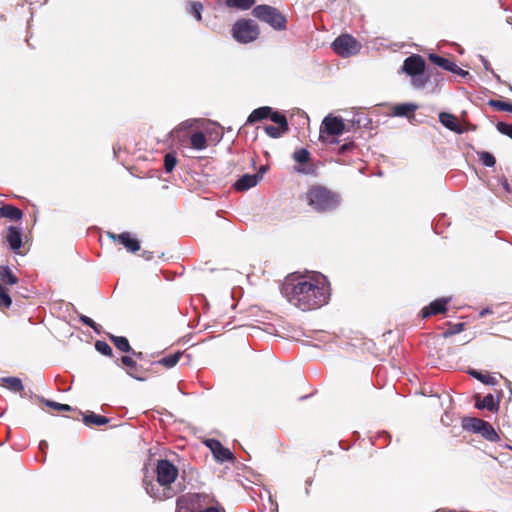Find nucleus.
<instances>
[{
  "label": "nucleus",
  "mask_w": 512,
  "mask_h": 512,
  "mask_svg": "<svg viewBox=\"0 0 512 512\" xmlns=\"http://www.w3.org/2000/svg\"><path fill=\"white\" fill-rule=\"evenodd\" d=\"M478 157L484 166L493 167L496 164L495 157L487 151L478 152Z\"/></svg>",
  "instance_id": "35"
},
{
  "label": "nucleus",
  "mask_w": 512,
  "mask_h": 512,
  "mask_svg": "<svg viewBox=\"0 0 512 512\" xmlns=\"http://www.w3.org/2000/svg\"><path fill=\"white\" fill-rule=\"evenodd\" d=\"M0 217L11 221H19L23 217V212L13 205H2L0 206Z\"/></svg>",
  "instance_id": "22"
},
{
  "label": "nucleus",
  "mask_w": 512,
  "mask_h": 512,
  "mask_svg": "<svg viewBox=\"0 0 512 512\" xmlns=\"http://www.w3.org/2000/svg\"><path fill=\"white\" fill-rule=\"evenodd\" d=\"M309 206L318 212L332 210L339 203L338 195L322 186H312L305 194Z\"/></svg>",
  "instance_id": "2"
},
{
  "label": "nucleus",
  "mask_w": 512,
  "mask_h": 512,
  "mask_svg": "<svg viewBox=\"0 0 512 512\" xmlns=\"http://www.w3.org/2000/svg\"><path fill=\"white\" fill-rule=\"evenodd\" d=\"M203 10V5L200 2H191L189 12L197 19V21H201L202 15L201 12Z\"/></svg>",
  "instance_id": "40"
},
{
  "label": "nucleus",
  "mask_w": 512,
  "mask_h": 512,
  "mask_svg": "<svg viewBox=\"0 0 512 512\" xmlns=\"http://www.w3.org/2000/svg\"><path fill=\"white\" fill-rule=\"evenodd\" d=\"M484 420L475 417H465L462 421V427L467 431L479 433L484 427Z\"/></svg>",
  "instance_id": "24"
},
{
  "label": "nucleus",
  "mask_w": 512,
  "mask_h": 512,
  "mask_svg": "<svg viewBox=\"0 0 512 512\" xmlns=\"http://www.w3.org/2000/svg\"><path fill=\"white\" fill-rule=\"evenodd\" d=\"M417 105L411 103L398 104L393 107V115L399 117H410L414 115Z\"/></svg>",
  "instance_id": "25"
},
{
  "label": "nucleus",
  "mask_w": 512,
  "mask_h": 512,
  "mask_svg": "<svg viewBox=\"0 0 512 512\" xmlns=\"http://www.w3.org/2000/svg\"><path fill=\"white\" fill-rule=\"evenodd\" d=\"M205 443L218 461L225 462L232 461L234 459L232 452L228 448L224 447L219 440L208 439Z\"/></svg>",
  "instance_id": "15"
},
{
  "label": "nucleus",
  "mask_w": 512,
  "mask_h": 512,
  "mask_svg": "<svg viewBox=\"0 0 512 512\" xmlns=\"http://www.w3.org/2000/svg\"><path fill=\"white\" fill-rule=\"evenodd\" d=\"M428 59L430 60V62H432L436 66H438L446 71H449V72H452L454 74L461 75V76H465L468 74L467 71L461 69L456 63H454L453 61H451L448 58H444V57H441L436 54H429Z\"/></svg>",
  "instance_id": "14"
},
{
  "label": "nucleus",
  "mask_w": 512,
  "mask_h": 512,
  "mask_svg": "<svg viewBox=\"0 0 512 512\" xmlns=\"http://www.w3.org/2000/svg\"><path fill=\"white\" fill-rule=\"evenodd\" d=\"M450 302V298H438L432 301L429 305L425 306L421 310L422 318H427L432 315L443 314L447 311V304Z\"/></svg>",
  "instance_id": "16"
},
{
  "label": "nucleus",
  "mask_w": 512,
  "mask_h": 512,
  "mask_svg": "<svg viewBox=\"0 0 512 512\" xmlns=\"http://www.w3.org/2000/svg\"><path fill=\"white\" fill-rule=\"evenodd\" d=\"M0 280L2 285H14L17 284L19 279L18 277L12 272V270L8 266H0Z\"/></svg>",
  "instance_id": "28"
},
{
  "label": "nucleus",
  "mask_w": 512,
  "mask_h": 512,
  "mask_svg": "<svg viewBox=\"0 0 512 512\" xmlns=\"http://www.w3.org/2000/svg\"><path fill=\"white\" fill-rule=\"evenodd\" d=\"M506 382H507V384H508V386H509L510 393L512 394V389H511L512 384H511V382H509V381H507V380H506Z\"/></svg>",
  "instance_id": "48"
},
{
  "label": "nucleus",
  "mask_w": 512,
  "mask_h": 512,
  "mask_svg": "<svg viewBox=\"0 0 512 512\" xmlns=\"http://www.w3.org/2000/svg\"><path fill=\"white\" fill-rule=\"evenodd\" d=\"M488 104L497 111H507L512 113V104L509 102L501 100H490Z\"/></svg>",
  "instance_id": "34"
},
{
  "label": "nucleus",
  "mask_w": 512,
  "mask_h": 512,
  "mask_svg": "<svg viewBox=\"0 0 512 512\" xmlns=\"http://www.w3.org/2000/svg\"><path fill=\"white\" fill-rule=\"evenodd\" d=\"M486 440L496 442L499 440V436L493 426L485 421L484 427H482L481 431L479 432Z\"/></svg>",
  "instance_id": "32"
},
{
  "label": "nucleus",
  "mask_w": 512,
  "mask_h": 512,
  "mask_svg": "<svg viewBox=\"0 0 512 512\" xmlns=\"http://www.w3.org/2000/svg\"><path fill=\"white\" fill-rule=\"evenodd\" d=\"M345 130V123L342 118L327 116L322 121L320 127V136L324 133L332 136L341 135Z\"/></svg>",
  "instance_id": "11"
},
{
  "label": "nucleus",
  "mask_w": 512,
  "mask_h": 512,
  "mask_svg": "<svg viewBox=\"0 0 512 512\" xmlns=\"http://www.w3.org/2000/svg\"><path fill=\"white\" fill-rule=\"evenodd\" d=\"M182 356H183L182 352H176V353L167 355L165 357H162L160 360H158L156 362H152L151 366L162 365L165 368H172L179 362V360Z\"/></svg>",
  "instance_id": "26"
},
{
  "label": "nucleus",
  "mask_w": 512,
  "mask_h": 512,
  "mask_svg": "<svg viewBox=\"0 0 512 512\" xmlns=\"http://www.w3.org/2000/svg\"><path fill=\"white\" fill-rule=\"evenodd\" d=\"M293 159L301 164L307 163L310 160V152L305 148H301L294 152Z\"/></svg>",
  "instance_id": "36"
},
{
  "label": "nucleus",
  "mask_w": 512,
  "mask_h": 512,
  "mask_svg": "<svg viewBox=\"0 0 512 512\" xmlns=\"http://www.w3.org/2000/svg\"><path fill=\"white\" fill-rule=\"evenodd\" d=\"M108 338L119 351L125 353H129L130 351H132V347L130 346L129 341L126 337L108 334Z\"/></svg>",
  "instance_id": "27"
},
{
  "label": "nucleus",
  "mask_w": 512,
  "mask_h": 512,
  "mask_svg": "<svg viewBox=\"0 0 512 512\" xmlns=\"http://www.w3.org/2000/svg\"><path fill=\"white\" fill-rule=\"evenodd\" d=\"M496 128L501 134H504L512 139V124L498 122Z\"/></svg>",
  "instance_id": "42"
},
{
  "label": "nucleus",
  "mask_w": 512,
  "mask_h": 512,
  "mask_svg": "<svg viewBox=\"0 0 512 512\" xmlns=\"http://www.w3.org/2000/svg\"><path fill=\"white\" fill-rule=\"evenodd\" d=\"M185 500L189 502L192 512H225V509L218 502L215 506H206L213 501L206 494H192Z\"/></svg>",
  "instance_id": "8"
},
{
  "label": "nucleus",
  "mask_w": 512,
  "mask_h": 512,
  "mask_svg": "<svg viewBox=\"0 0 512 512\" xmlns=\"http://www.w3.org/2000/svg\"><path fill=\"white\" fill-rule=\"evenodd\" d=\"M183 501H184V499H183V498L178 499V501H177V505H178V506H180V505L183 503Z\"/></svg>",
  "instance_id": "47"
},
{
  "label": "nucleus",
  "mask_w": 512,
  "mask_h": 512,
  "mask_svg": "<svg viewBox=\"0 0 512 512\" xmlns=\"http://www.w3.org/2000/svg\"><path fill=\"white\" fill-rule=\"evenodd\" d=\"M177 164V158L173 153H167L164 156V169L167 173H170L173 171Z\"/></svg>",
  "instance_id": "37"
},
{
  "label": "nucleus",
  "mask_w": 512,
  "mask_h": 512,
  "mask_svg": "<svg viewBox=\"0 0 512 512\" xmlns=\"http://www.w3.org/2000/svg\"><path fill=\"white\" fill-rule=\"evenodd\" d=\"M271 120L276 124V126L267 125L264 127V130L269 137L279 138L289 131V124L284 114L275 112L272 115Z\"/></svg>",
  "instance_id": "9"
},
{
  "label": "nucleus",
  "mask_w": 512,
  "mask_h": 512,
  "mask_svg": "<svg viewBox=\"0 0 512 512\" xmlns=\"http://www.w3.org/2000/svg\"><path fill=\"white\" fill-rule=\"evenodd\" d=\"M470 375H472L474 378H476L477 380L486 385H495L497 383L496 378L488 373L484 374L482 372L472 370L470 372Z\"/></svg>",
  "instance_id": "33"
},
{
  "label": "nucleus",
  "mask_w": 512,
  "mask_h": 512,
  "mask_svg": "<svg viewBox=\"0 0 512 512\" xmlns=\"http://www.w3.org/2000/svg\"><path fill=\"white\" fill-rule=\"evenodd\" d=\"M287 300L302 311L315 310L327 304L330 286L323 275H290L283 288Z\"/></svg>",
  "instance_id": "1"
},
{
  "label": "nucleus",
  "mask_w": 512,
  "mask_h": 512,
  "mask_svg": "<svg viewBox=\"0 0 512 512\" xmlns=\"http://www.w3.org/2000/svg\"><path fill=\"white\" fill-rule=\"evenodd\" d=\"M491 313H492L491 309L485 308L482 311H480L479 316L482 318V317H484V316H486L488 314H491Z\"/></svg>",
  "instance_id": "46"
},
{
  "label": "nucleus",
  "mask_w": 512,
  "mask_h": 512,
  "mask_svg": "<svg viewBox=\"0 0 512 512\" xmlns=\"http://www.w3.org/2000/svg\"><path fill=\"white\" fill-rule=\"evenodd\" d=\"M46 406L53 408L57 411H71L72 407L68 404H61L51 400H45Z\"/></svg>",
  "instance_id": "41"
},
{
  "label": "nucleus",
  "mask_w": 512,
  "mask_h": 512,
  "mask_svg": "<svg viewBox=\"0 0 512 512\" xmlns=\"http://www.w3.org/2000/svg\"><path fill=\"white\" fill-rule=\"evenodd\" d=\"M95 348L98 352H100L101 354H103L105 356L111 357L113 355L111 347L105 341H100V340L96 341Z\"/></svg>",
  "instance_id": "38"
},
{
  "label": "nucleus",
  "mask_w": 512,
  "mask_h": 512,
  "mask_svg": "<svg viewBox=\"0 0 512 512\" xmlns=\"http://www.w3.org/2000/svg\"><path fill=\"white\" fill-rule=\"evenodd\" d=\"M144 486H145L146 492L154 499L164 500V499H168V498H171L174 496V492L172 489L166 490L165 488H163L162 492H160L159 489L156 487V485L154 483H152L151 481L145 480Z\"/></svg>",
  "instance_id": "20"
},
{
  "label": "nucleus",
  "mask_w": 512,
  "mask_h": 512,
  "mask_svg": "<svg viewBox=\"0 0 512 512\" xmlns=\"http://www.w3.org/2000/svg\"><path fill=\"white\" fill-rule=\"evenodd\" d=\"M5 241L8 243L10 249L19 255H24V252L21 251L22 247V229L15 226H9L7 229V234L5 236Z\"/></svg>",
  "instance_id": "13"
},
{
  "label": "nucleus",
  "mask_w": 512,
  "mask_h": 512,
  "mask_svg": "<svg viewBox=\"0 0 512 512\" xmlns=\"http://www.w3.org/2000/svg\"><path fill=\"white\" fill-rule=\"evenodd\" d=\"M439 121L447 129L456 133H463V128L455 115L447 112H441L439 114Z\"/></svg>",
  "instance_id": "19"
},
{
  "label": "nucleus",
  "mask_w": 512,
  "mask_h": 512,
  "mask_svg": "<svg viewBox=\"0 0 512 512\" xmlns=\"http://www.w3.org/2000/svg\"><path fill=\"white\" fill-rule=\"evenodd\" d=\"M231 33L237 42L247 44L258 38L260 30L253 20L243 18L233 24Z\"/></svg>",
  "instance_id": "4"
},
{
  "label": "nucleus",
  "mask_w": 512,
  "mask_h": 512,
  "mask_svg": "<svg viewBox=\"0 0 512 512\" xmlns=\"http://www.w3.org/2000/svg\"><path fill=\"white\" fill-rule=\"evenodd\" d=\"M79 319L84 325L92 328L95 332L99 333L100 326L97 323H95L90 317L86 315H80Z\"/></svg>",
  "instance_id": "43"
},
{
  "label": "nucleus",
  "mask_w": 512,
  "mask_h": 512,
  "mask_svg": "<svg viewBox=\"0 0 512 512\" xmlns=\"http://www.w3.org/2000/svg\"><path fill=\"white\" fill-rule=\"evenodd\" d=\"M129 353H131L132 356L136 357L139 360H143L144 359V353L143 352L135 351L134 349H132V351H130Z\"/></svg>",
  "instance_id": "45"
},
{
  "label": "nucleus",
  "mask_w": 512,
  "mask_h": 512,
  "mask_svg": "<svg viewBox=\"0 0 512 512\" xmlns=\"http://www.w3.org/2000/svg\"><path fill=\"white\" fill-rule=\"evenodd\" d=\"M3 382L6 388L15 393L21 392L24 389L21 379L17 377L3 378Z\"/></svg>",
  "instance_id": "31"
},
{
  "label": "nucleus",
  "mask_w": 512,
  "mask_h": 512,
  "mask_svg": "<svg viewBox=\"0 0 512 512\" xmlns=\"http://www.w3.org/2000/svg\"><path fill=\"white\" fill-rule=\"evenodd\" d=\"M121 362L126 366V372L132 378L138 381H145L148 378L151 369L138 365L131 356H122Z\"/></svg>",
  "instance_id": "10"
},
{
  "label": "nucleus",
  "mask_w": 512,
  "mask_h": 512,
  "mask_svg": "<svg viewBox=\"0 0 512 512\" xmlns=\"http://www.w3.org/2000/svg\"><path fill=\"white\" fill-rule=\"evenodd\" d=\"M109 418L95 414L94 412H89L88 414L83 415V422L86 426H103L109 423Z\"/></svg>",
  "instance_id": "23"
},
{
  "label": "nucleus",
  "mask_w": 512,
  "mask_h": 512,
  "mask_svg": "<svg viewBox=\"0 0 512 512\" xmlns=\"http://www.w3.org/2000/svg\"><path fill=\"white\" fill-rule=\"evenodd\" d=\"M107 236L116 243L122 244L127 251L135 253L140 250V242L137 238L133 237L129 232L116 234L107 232Z\"/></svg>",
  "instance_id": "12"
},
{
  "label": "nucleus",
  "mask_w": 512,
  "mask_h": 512,
  "mask_svg": "<svg viewBox=\"0 0 512 512\" xmlns=\"http://www.w3.org/2000/svg\"><path fill=\"white\" fill-rule=\"evenodd\" d=\"M425 68V60L418 54L407 57L402 66L403 71L413 77V85L417 88L423 87L428 81V78L423 77Z\"/></svg>",
  "instance_id": "5"
},
{
  "label": "nucleus",
  "mask_w": 512,
  "mask_h": 512,
  "mask_svg": "<svg viewBox=\"0 0 512 512\" xmlns=\"http://www.w3.org/2000/svg\"><path fill=\"white\" fill-rule=\"evenodd\" d=\"M260 179L259 174H245L235 182L234 188L236 191H246L256 186Z\"/></svg>",
  "instance_id": "18"
},
{
  "label": "nucleus",
  "mask_w": 512,
  "mask_h": 512,
  "mask_svg": "<svg viewBox=\"0 0 512 512\" xmlns=\"http://www.w3.org/2000/svg\"><path fill=\"white\" fill-rule=\"evenodd\" d=\"M275 112L276 111H273V109L269 106L259 107L253 110L251 114L248 116L247 124H253L267 118L271 119L272 115Z\"/></svg>",
  "instance_id": "21"
},
{
  "label": "nucleus",
  "mask_w": 512,
  "mask_h": 512,
  "mask_svg": "<svg viewBox=\"0 0 512 512\" xmlns=\"http://www.w3.org/2000/svg\"><path fill=\"white\" fill-rule=\"evenodd\" d=\"M179 470L169 460L161 459L156 465L157 483L162 487L171 489V484L177 479Z\"/></svg>",
  "instance_id": "6"
},
{
  "label": "nucleus",
  "mask_w": 512,
  "mask_h": 512,
  "mask_svg": "<svg viewBox=\"0 0 512 512\" xmlns=\"http://www.w3.org/2000/svg\"><path fill=\"white\" fill-rule=\"evenodd\" d=\"M464 323L449 324L448 329L443 333L444 337H449L458 334L464 330Z\"/></svg>",
  "instance_id": "39"
},
{
  "label": "nucleus",
  "mask_w": 512,
  "mask_h": 512,
  "mask_svg": "<svg viewBox=\"0 0 512 512\" xmlns=\"http://www.w3.org/2000/svg\"><path fill=\"white\" fill-rule=\"evenodd\" d=\"M252 15L262 22L269 24L275 30L286 29V17L275 7L270 5H258L253 8Z\"/></svg>",
  "instance_id": "3"
},
{
  "label": "nucleus",
  "mask_w": 512,
  "mask_h": 512,
  "mask_svg": "<svg viewBox=\"0 0 512 512\" xmlns=\"http://www.w3.org/2000/svg\"><path fill=\"white\" fill-rule=\"evenodd\" d=\"M256 0H225V5L228 8L237 10H248L254 4Z\"/></svg>",
  "instance_id": "30"
},
{
  "label": "nucleus",
  "mask_w": 512,
  "mask_h": 512,
  "mask_svg": "<svg viewBox=\"0 0 512 512\" xmlns=\"http://www.w3.org/2000/svg\"><path fill=\"white\" fill-rule=\"evenodd\" d=\"M190 144L193 149L203 150L207 148V138L201 131L194 132L190 137Z\"/></svg>",
  "instance_id": "29"
},
{
  "label": "nucleus",
  "mask_w": 512,
  "mask_h": 512,
  "mask_svg": "<svg viewBox=\"0 0 512 512\" xmlns=\"http://www.w3.org/2000/svg\"><path fill=\"white\" fill-rule=\"evenodd\" d=\"M355 147L356 145L354 142L345 143L339 147L338 153L344 155L346 152L354 149Z\"/></svg>",
  "instance_id": "44"
},
{
  "label": "nucleus",
  "mask_w": 512,
  "mask_h": 512,
  "mask_svg": "<svg viewBox=\"0 0 512 512\" xmlns=\"http://www.w3.org/2000/svg\"><path fill=\"white\" fill-rule=\"evenodd\" d=\"M500 404V395L497 399L492 394H487L483 399L479 395L475 397V406L478 409H487L491 412H497Z\"/></svg>",
  "instance_id": "17"
},
{
  "label": "nucleus",
  "mask_w": 512,
  "mask_h": 512,
  "mask_svg": "<svg viewBox=\"0 0 512 512\" xmlns=\"http://www.w3.org/2000/svg\"><path fill=\"white\" fill-rule=\"evenodd\" d=\"M332 47L338 55L342 57H349L358 53L360 44L351 35L343 34L334 40Z\"/></svg>",
  "instance_id": "7"
}]
</instances>
